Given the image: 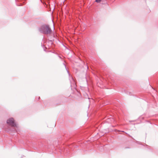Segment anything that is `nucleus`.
<instances>
[{
    "label": "nucleus",
    "mask_w": 158,
    "mask_h": 158,
    "mask_svg": "<svg viewBox=\"0 0 158 158\" xmlns=\"http://www.w3.org/2000/svg\"><path fill=\"white\" fill-rule=\"evenodd\" d=\"M102 0H96L95 2L98 3H99Z\"/></svg>",
    "instance_id": "nucleus-4"
},
{
    "label": "nucleus",
    "mask_w": 158,
    "mask_h": 158,
    "mask_svg": "<svg viewBox=\"0 0 158 158\" xmlns=\"http://www.w3.org/2000/svg\"><path fill=\"white\" fill-rule=\"evenodd\" d=\"M39 31L41 33L46 35L50 34L52 33V30L49 25H44L41 26L39 28Z\"/></svg>",
    "instance_id": "nucleus-1"
},
{
    "label": "nucleus",
    "mask_w": 158,
    "mask_h": 158,
    "mask_svg": "<svg viewBox=\"0 0 158 158\" xmlns=\"http://www.w3.org/2000/svg\"><path fill=\"white\" fill-rule=\"evenodd\" d=\"M10 131H11V128H10Z\"/></svg>",
    "instance_id": "nucleus-8"
},
{
    "label": "nucleus",
    "mask_w": 158,
    "mask_h": 158,
    "mask_svg": "<svg viewBox=\"0 0 158 158\" xmlns=\"http://www.w3.org/2000/svg\"><path fill=\"white\" fill-rule=\"evenodd\" d=\"M10 127H13L15 131H17L18 127V124L15 122L13 118H10Z\"/></svg>",
    "instance_id": "nucleus-2"
},
{
    "label": "nucleus",
    "mask_w": 158,
    "mask_h": 158,
    "mask_svg": "<svg viewBox=\"0 0 158 158\" xmlns=\"http://www.w3.org/2000/svg\"><path fill=\"white\" fill-rule=\"evenodd\" d=\"M6 123L8 125V127H9L10 126V119H8L6 121Z\"/></svg>",
    "instance_id": "nucleus-3"
},
{
    "label": "nucleus",
    "mask_w": 158,
    "mask_h": 158,
    "mask_svg": "<svg viewBox=\"0 0 158 158\" xmlns=\"http://www.w3.org/2000/svg\"><path fill=\"white\" fill-rule=\"evenodd\" d=\"M106 0H102L101 1H102L104 3H106Z\"/></svg>",
    "instance_id": "nucleus-5"
},
{
    "label": "nucleus",
    "mask_w": 158,
    "mask_h": 158,
    "mask_svg": "<svg viewBox=\"0 0 158 158\" xmlns=\"http://www.w3.org/2000/svg\"><path fill=\"white\" fill-rule=\"evenodd\" d=\"M64 64V66H65V67H65V65Z\"/></svg>",
    "instance_id": "nucleus-7"
},
{
    "label": "nucleus",
    "mask_w": 158,
    "mask_h": 158,
    "mask_svg": "<svg viewBox=\"0 0 158 158\" xmlns=\"http://www.w3.org/2000/svg\"><path fill=\"white\" fill-rule=\"evenodd\" d=\"M67 72H68V73H69V72L68 71H67Z\"/></svg>",
    "instance_id": "nucleus-6"
}]
</instances>
